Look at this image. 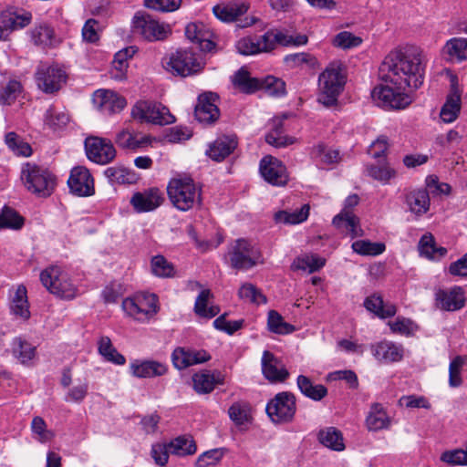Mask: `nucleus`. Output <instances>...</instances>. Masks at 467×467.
I'll use <instances>...</instances> for the list:
<instances>
[{
  "instance_id": "12",
  "label": "nucleus",
  "mask_w": 467,
  "mask_h": 467,
  "mask_svg": "<svg viewBox=\"0 0 467 467\" xmlns=\"http://www.w3.org/2000/svg\"><path fill=\"white\" fill-rule=\"evenodd\" d=\"M67 74L57 66L41 64L36 72L37 87L45 93H54L66 83Z\"/></svg>"
},
{
  "instance_id": "37",
  "label": "nucleus",
  "mask_w": 467,
  "mask_h": 467,
  "mask_svg": "<svg viewBox=\"0 0 467 467\" xmlns=\"http://www.w3.org/2000/svg\"><path fill=\"white\" fill-rule=\"evenodd\" d=\"M194 390L199 394L210 393L213 390L216 384H222L223 379L218 373L217 377L210 372L196 373L192 376Z\"/></svg>"
},
{
  "instance_id": "59",
  "label": "nucleus",
  "mask_w": 467,
  "mask_h": 467,
  "mask_svg": "<svg viewBox=\"0 0 467 467\" xmlns=\"http://www.w3.org/2000/svg\"><path fill=\"white\" fill-rule=\"evenodd\" d=\"M104 174L111 183L125 184L131 182L130 172L124 167H109L105 170Z\"/></svg>"
},
{
  "instance_id": "53",
  "label": "nucleus",
  "mask_w": 467,
  "mask_h": 467,
  "mask_svg": "<svg viewBox=\"0 0 467 467\" xmlns=\"http://www.w3.org/2000/svg\"><path fill=\"white\" fill-rule=\"evenodd\" d=\"M265 141L275 148H283L293 144L295 139L283 134L282 122L279 121L278 124L265 135Z\"/></svg>"
},
{
  "instance_id": "18",
  "label": "nucleus",
  "mask_w": 467,
  "mask_h": 467,
  "mask_svg": "<svg viewBox=\"0 0 467 467\" xmlns=\"http://www.w3.org/2000/svg\"><path fill=\"white\" fill-rule=\"evenodd\" d=\"M70 192L79 197H86L94 194V181L89 171L78 166L71 170L67 180Z\"/></svg>"
},
{
  "instance_id": "39",
  "label": "nucleus",
  "mask_w": 467,
  "mask_h": 467,
  "mask_svg": "<svg viewBox=\"0 0 467 467\" xmlns=\"http://www.w3.org/2000/svg\"><path fill=\"white\" fill-rule=\"evenodd\" d=\"M364 306L367 310L373 312L380 318L393 317L396 314V307L393 305H384L380 296L372 295L366 298Z\"/></svg>"
},
{
  "instance_id": "28",
  "label": "nucleus",
  "mask_w": 467,
  "mask_h": 467,
  "mask_svg": "<svg viewBox=\"0 0 467 467\" xmlns=\"http://www.w3.org/2000/svg\"><path fill=\"white\" fill-rule=\"evenodd\" d=\"M444 58L451 63H460L467 58V39L453 37L442 48Z\"/></svg>"
},
{
  "instance_id": "51",
  "label": "nucleus",
  "mask_w": 467,
  "mask_h": 467,
  "mask_svg": "<svg viewBox=\"0 0 467 467\" xmlns=\"http://www.w3.org/2000/svg\"><path fill=\"white\" fill-rule=\"evenodd\" d=\"M267 325L269 330L275 334L286 335L295 330L294 326L285 322L282 316L275 310L268 313Z\"/></svg>"
},
{
  "instance_id": "2",
  "label": "nucleus",
  "mask_w": 467,
  "mask_h": 467,
  "mask_svg": "<svg viewBox=\"0 0 467 467\" xmlns=\"http://www.w3.org/2000/svg\"><path fill=\"white\" fill-rule=\"evenodd\" d=\"M171 202L180 211L187 212L201 205V188L190 177L172 178L167 186Z\"/></svg>"
},
{
  "instance_id": "45",
  "label": "nucleus",
  "mask_w": 467,
  "mask_h": 467,
  "mask_svg": "<svg viewBox=\"0 0 467 467\" xmlns=\"http://www.w3.org/2000/svg\"><path fill=\"white\" fill-rule=\"evenodd\" d=\"M169 451L179 456L191 455L196 451V444L191 437H178L168 444Z\"/></svg>"
},
{
  "instance_id": "21",
  "label": "nucleus",
  "mask_w": 467,
  "mask_h": 467,
  "mask_svg": "<svg viewBox=\"0 0 467 467\" xmlns=\"http://www.w3.org/2000/svg\"><path fill=\"white\" fill-rule=\"evenodd\" d=\"M465 293L463 288L454 286L450 290L439 289L435 293V305L445 311H456L464 306Z\"/></svg>"
},
{
  "instance_id": "7",
  "label": "nucleus",
  "mask_w": 467,
  "mask_h": 467,
  "mask_svg": "<svg viewBox=\"0 0 467 467\" xmlns=\"http://www.w3.org/2000/svg\"><path fill=\"white\" fill-rule=\"evenodd\" d=\"M165 69L174 76L187 77L199 72L202 63L190 49H178L164 59Z\"/></svg>"
},
{
  "instance_id": "25",
  "label": "nucleus",
  "mask_w": 467,
  "mask_h": 467,
  "mask_svg": "<svg viewBox=\"0 0 467 467\" xmlns=\"http://www.w3.org/2000/svg\"><path fill=\"white\" fill-rule=\"evenodd\" d=\"M163 201L161 192L157 188H151L142 192H136L130 199V203L138 213H145L155 210Z\"/></svg>"
},
{
  "instance_id": "44",
  "label": "nucleus",
  "mask_w": 467,
  "mask_h": 467,
  "mask_svg": "<svg viewBox=\"0 0 467 467\" xmlns=\"http://www.w3.org/2000/svg\"><path fill=\"white\" fill-rule=\"evenodd\" d=\"M5 142L8 149L17 156L28 157L32 154L30 145L14 131L5 134Z\"/></svg>"
},
{
  "instance_id": "33",
  "label": "nucleus",
  "mask_w": 467,
  "mask_h": 467,
  "mask_svg": "<svg viewBox=\"0 0 467 467\" xmlns=\"http://www.w3.org/2000/svg\"><path fill=\"white\" fill-rule=\"evenodd\" d=\"M10 310L13 315L24 320L30 317L27 290L24 285H18L12 296Z\"/></svg>"
},
{
  "instance_id": "30",
  "label": "nucleus",
  "mask_w": 467,
  "mask_h": 467,
  "mask_svg": "<svg viewBox=\"0 0 467 467\" xmlns=\"http://www.w3.org/2000/svg\"><path fill=\"white\" fill-rule=\"evenodd\" d=\"M11 352L14 358L25 366H29L36 355V348L20 337L13 338L11 342Z\"/></svg>"
},
{
  "instance_id": "50",
  "label": "nucleus",
  "mask_w": 467,
  "mask_h": 467,
  "mask_svg": "<svg viewBox=\"0 0 467 467\" xmlns=\"http://www.w3.org/2000/svg\"><path fill=\"white\" fill-rule=\"evenodd\" d=\"M353 251L361 255H379L385 251V244L382 243H372L368 240L355 241L351 245Z\"/></svg>"
},
{
  "instance_id": "10",
  "label": "nucleus",
  "mask_w": 467,
  "mask_h": 467,
  "mask_svg": "<svg viewBox=\"0 0 467 467\" xmlns=\"http://www.w3.org/2000/svg\"><path fill=\"white\" fill-rule=\"evenodd\" d=\"M158 297L154 294L139 295L123 300L125 313L138 321H146L158 312Z\"/></svg>"
},
{
  "instance_id": "15",
  "label": "nucleus",
  "mask_w": 467,
  "mask_h": 467,
  "mask_svg": "<svg viewBox=\"0 0 467 467\" xmlns=\"http://www.w3.org/2000/svg\"><path fill=\"white\" fill-rule=\"evenodd\" d=\"M447 75L450 78L451 88L446 101L441 109L440 118L444 123H451L456 120L461 110L462 90L459 88L458 77L450 70H447Z\"/></svg>"
},
{
  "instance_id": "54",
  "label": "nucleus",
  "mask_w": 467,
  "mask_h": 467,
  "mask_svg": "<svg viewBox=\"0 0 467 467\" xmlns=\"http://www.w3.org/2000/svg\"><path fill=\"white\" fill-rule=\"evenodd\" d=\"M31 38L36 46H51L54 40V30L47 25H39L31 31Z\"/></svg>"
},
{
  "instance_id": "58",
  "label": "nucleus",
  "mask_w": 467,
  "mask_h": 467,
  "mask_svg": "<svg viewBox=\"0 0 467 467\" xmlns=\"http://www.w3.org/2000/svg\"><path fill=\"white\" fill-rule=\"evenodd\" d=\"M21 90V84L16 80H10L0 86V104L10 105L16 99Z\"/></svg>"
},
{
  "instance_id": "32",
  "label": "nucleus",
  "mask_w": 467,
  "mask_h": 467,
  "mask_svg": "<svg viewBox=\"0 0 467 467\" xmlns=\"http://www.w3.org/2000/svg\"><path fill=\"white\" fill-rule=\"evenodd\" d=\"M296 385L300 392L306 398L320 401L327 395V389L322 384H315L308 377L299 375Z\"/></svg>"
},
{
  "instance_id": "64",
  "label": "nucleus",
  "mask_w": 467,
  "mask_h": 467,
  "mask_svg": "<svg viewBox=\"0 0 467 467\" xmlns=\"http://www.w3.org/2000/svg\"><path fill=\"white\" fill-rule=\"evenodd\" d=\"M230 419L238 426L249 420L248 407L244 403H234L228 410Z\"/></svg>"
},
{
  "instance_id": "31",
  "label": "nucleus",
  "mask_w": 467,
  "mask_h": 467,
  "mask_svg": "<svg viewBox=\"0 0 467 467\" xmlns=\"http://www.w3.org/2000/svg\"><path fill=\"white\" fill-rule=\"evenodd\" d=\"M418 249L421 256L432 261H440L447 254L448 252L445 247L437 246L435 239L431 234H426L421 236Z\"/></svg>"
},
{
  "instance_id": "61",
  "label": "nucleus",
  "mask_w": 467,
  "mask_h": 467,
  "mask_svg": "<svg viewBox=\"0 0 467 467\" xmlns=\"http://www.w3.org/2000/svg\"><path fill=\"white\" fill-rule=\"evenodd\" d=\"M361 43L362 39L359 36L348 31L338 33L333 39V45L343 49L358 47Z\"/></svg>"
},
{
  "instance_id": "19",
  "label": "nucleus",
  "mask_w": 467,
  "mask_h": 467,
  "mask_svg": "<svg viewBox=\"0 0 467 467\" xmlns=\"http://www.w3.org/2000/svg\"><path fill=\"white\" fill-rule=\"evenodd\" d=\"M217 99V95L212 92L199 96L194 109V116L199 122L213 124L219 119L220 110L215 103Z\"/></svg>"
},
{
  "instance_id": "6",
  "label": "nucleus",
  "mask_w": 467,
  "mask_h": 467,
  "mask_svg": "<svg viewBox=\"0 0 467 467\" xmlns=\"http://www.w3.org/2000/svg\"><path fill=\"white\" fill-rule=\"evenodd\" d=\"M40 280L50 293L58 297L72 299L77 296L78 288L71 282L67 273L58 266H50L42 271Z\"/></svg>"
},
{
  "instance_id": "24",
  "label": "nucleus",
  "mask_w": 467,
  "mask_h": 467,
  "mask_svg": "<svg viewBox=\"0 0 467 467\" xmlns=\"http://www.w3.org/2000/svg\"><path fill=\"white\" fill-rule=\"evenodd\" d=\"M131 374L139 379L153 378L165 375L168 368L165 364L157 360L134 359L130 364Z\"/></svg>"
},
{
  "instance_id": "34",
  "label": "nucleus",
  "mask_w": 467,
  "mask_h": 467,
  "mask_svg": "<svg viewBox=\"0 0 467 467\" xmlns=\"http://www.w3.org/2000/svg\"><path fill=\"white\" fill-rule=\"evenodd\" d=\"M366 425L370 431H378L389 427L390 419L381 404L373 403L371 405L366 418Z\"/></svg>"
},
{
  "instance_id": "17",
  "label": "nucleus",
  "mask_w": 467,
  "mask_h": 467,
  "mask_svg": "<svg viewBox=\"0 0 467 467\" xmlns=\"http://www.w3.org/2000/svg\"><path fill=\"white\" fill-rule=\"evenodd\" d=\"M92 101L95 108L103 114H115L126 107V99L118 93L109 89H99L94 92Z\"/></svg>"
},
{
  "instance_id": "55",
  "label": "nucleus",
  "mask_w": 467,
  "mask_h": 467,
  "mask_svg": "<svg viewBox=\"0 0 467 467\" xmlns=\"http://www.w3.org/2000/svg\"><path fill=\"white\" fill-rule=\"evenodd\" d=\"M268 95L281 97L285 94V83L274 76H267L261 80V88Z\"/></svg>"
},
{
  "instance_id": "48",
  "label": "nucleus",
  "mask_w": 467,
  "mask_h": 467,
  "mask_svg": "<svg viewBox=\"0 0 467 467\" xmlns=\"http://www.w3.org/2000/svg\"><path fill=\"white\" fill-rule=\"evenodd\" d=\"M24 224V219L14 209L10 207H4L0 211V230L20 229Z\"/></svg>"
},
{
  "instance_id": "49",
  "label": "nucleus",
  "mask_w": 467,
  "mask_h": 467,
  "mask_svg": "<svg viewBox=\"0 0 467 467\" xmlns=\"http://www.w3.org/2000/svg\"><path fill=\"white\" fill-rule=\"evenodd\" d=\"M238 296L240 299L253 304L260 305L266 303L265 296L251 283L242 285L238 291Z\"/></svg>"
},
{
  "instance_id": "26",
  "label": "nucleus",
  "mask_w": 467,
  "mask_h": 467,
  "mask_svg": "<svg viewBox=\"0 0 467 467\" xmlns=\"http://www.w3.org/2000/svg\"><path fill=\"white\" fill-rule=\"evenodd\" d=\"M332 223L340 233L352 238L362 235L359 220L351 211H341L333 218Z\"/></svg>"
},
{
  "instance_id": "42",
  "label": "nucleus",
  "mask_w": 467,
  "mask_h": 467,
  "mask_svg": "<svg viewBox=\"0 0 467 467\" xmlns=\"http://www.w3.org/2000/svg\"><path fill=\"white\" fill-rule=\"evenodd\" d=\"M150 270L152 275L161 278H171L176 274L174 265L161 254L151 258Z\"/></svg>"
},
{
  "instance_id": "47",
  "label": "nucleus",
  "mask_w": 467,
  "mask_h": 467,
  "mask_svg": "<svg viewBox=\"0 0 467 467\" xmlns=\"http://www.w3.org/2000/svg\"><path fill=\"white\" fill-rule=\"evenodd\" d=\"M69 121L67 114L58 110L55 107H50L45 114L44 122L53 130H60L67 126Z\"/></svg>"
},
{
  "instance_id": "22",
  "label": "nucleus",
  "mask_w": 467,
  "mask_h": 467,
  "mask_svg": "<svg viewBox=\"0 0 467 467\" xmlns=\"http://www.w3.org/2000/svg\"><path fill=\"white\" fill-rule=\"evenodd\" d=\"M372 355L383 363L399 362L402 359L404 348L401 344L382 340L370 346Z\"/></svg>"
},
{
  "instance_id": "1",
  "label": "nucleus",
  "mask_w": 467,
  "mask_h": 467,
  "mask_svg": "<svg viewBox=\"0 0 467 467\" xmlns=\"http://www.w3.org/2000/svg\"><path fill=\"white\" fill-rule=\"evenodd\" d=\"M424 72V55L420 47H408L390 51L379 67L380 78L386 85L373 88V100L385 109H405L412 101L409 91L422 85Z\"/></svg>"
},
{
  "instance_id": "46",
  "label": "nucleus",
  "mask_w": 467,
  "mask_h": 467,
  "mask_svg": "<svg viewBox=\"0 0 467 467\" xmlns=\"http://www.w3.org/2000/svg\"><path fill=\"white\" fill-rule=\"evenodd\" d=\"M309 214V205L305 204L300 209L289 213L286 211H280L275 213V219L277 223H284L287 224H296L306 221Z\"/></svg>"
},
{
  "instance_id": "9",
  "label": "nucleus",
  "mask_w": 467,
  "mask_h": 467,
  "mask_svg": "<svg viewBox=\"0 0 467 467\" xmlns=\"http://www.w3.org/2000/svg\"><path fill=\"white\" fill-rule=\"evenodd\" d=\"M131 116L143 122L158 125H168L175 121V117L169 109L161 103L150 101H138L131 109Z\"/></svg>"
},
{
  "instance_id": "23",
  "label": "nucleus",
  "mask_w": 467,
  "mask_h": 467,
  "mask_svg": "<svg viewBox=\"0 0 467 467\" xmlns=\"http://www.w3.org/2000/svg\"><path fill=\"white\" fill-rule=\"evenodd\" d=\"M249 5L244 2L228 1L220 2L213 7V13L216 18L224 23H233L244 15Z\"/></svg>"
},
{
  "instance_id": "16",
  "label": "nucleus",
  "mask_w": 467,
  "mask_h": 467,
  "mask_svg": "<svg viewBox=\"0 0 467 467\" xmlns=\"http://www.w3.org/2000/svg\"><path fill=\"white\" fill-rule=\"evenodd\" d=\"M259 171L265 181L275 186H283L288 181L285 166L273 156L268 155L261 160Z\"/></svg>"
},
{
  "instance_id": "27",
  "label": "nucleus",
  "mask_w": 467,
  "mask_h": 467,
  "mask_svg": "<svg viewBox=\"0 0 467 467\" xmlns=\"http://www.w3.org/2000/svg\"><path fill=\"white\" fill-rule=\"evenodd\" d=\"M237 147V138L235 136H221L217 138L209 149L206 154L216 161H222L229 156L234 150Z\"/></svg>"
},
{
  "instance_id": "8",
  "label": "nucleus",
  "mask_w": 467,
  "mask_h": 467,
  "mask_svg": "<svg viewBox=\"0 0 467 467\" xmlns=\"http://www.w3.org/2000/svg\"><path fill=\"white\" fill-rule=\"evenodd\" d=\"M296 410V396L289 391L277 393L265 407L268 417L274 423L292 421Z\"/></svg>"
},
{
  "instance_id": "35",
  "label": "nucleus",
  "mask_w": 467,
  "mask_h": 467,
  "mask_svg": "<svg viewBox=\"0 0 467 467\" xmlns=\"http://www.w3.org/2000/svg\"><path fill=\"white\" fill-rule=\"evenodd\" d=\"M406 203L411 213L417 215L426 213L430 209V197L426 189H418L406 195Z\"/></svg>"
},
{
  "instance_id": "63",
  "label": "nucleus",
  "mask_w": 467,
  "mask_h": 467,
  "mask_svg": "<svg viewBox=\"0 0 467 467\" xmlns=\"http://www.w3.org/2000/svg\"><path fill=\"white\" fill-rule=\"evenodd\" d=\"M223 448H216L202 453L197 459L198 467H209L219 462L224 455Z\"/></svg>"
},
{
  "instance_id": "14",
  "label": "nucleus",
  "mask_w": 467,
  "mask_h": 467,
  "mask_svg": "<svg viewBox=\"0 0 467 467\" xmlns=\"http://www.w3.org/2000/svg\"><path fill=\"white\" fill-rule=\"evenodd\" d=\"M85 150L88 160L98 164H108L116 157V150L111 141L99 137L87 138Z\"/></svg>"
},
{
  "instance_id": "56",
  "label": "nucleus",
  "mask_w": 467,
  "mask_h": 467,
  "mask_svg": "<svg viewBox=\"0 0 467 467\" xmlns=\"http://www.w3.org/2000/svg\"><path fill=\"white\" fill-rule=\"evenodd\" d=\"M274 39H275V47L277 44L288 47V46H305L308 42V37L306 35H297L296 36L286 35L279 30L274 29Z\"/></svg>"
},
{
  "instance_id": "29",
  "label": "nucleus",
  "mask_w": 467,
  "mask_h": 467,
  "mask_svg": "<svg viewBox=\"0 0 467 467\" xmlns=\"http://www.w3.org/2000/svg\"><path fill=\"white\" fill-rule=\"evenodd\" d=\"M150 138L146 135L134 134L128 129L117 133L115 142L119 147L127 150H137L150 144Z\"/></svg>"
},
{
  "instance_id": "5",
  "label": "nucleus",
  "mask_w": 467,
  "mask_h": 467,
  "mask_svg": "<svg viewBox=\"0 0 467 467\" xmlns=\"http://www.w3.org/2000/svg\"><path fill=\"white\" fill-rule=\"evenodd\" d=\"M227 256L230 265L237 270H247L263 263L260 250L244 238L237 239L229 245Z\"/></svg>"
},
{
  "instance_id": "57",
  "label": "nucleus",
  "mask_w": 467,
  "mask_h": 467,
  "mask_svg": "<svg viewBox=\"0 0 467 467\" xmlns=\"http://www.w3.org/2000/svg\"><path fill=\"white\" fill-rule=\"evenodd\" d=\"M1 19L7 23V26H10L12 31L23 28L29 25L31 21V15L29 13H24L22 15L12 13L9 11L3 12Z\"/></svg>"
},
{
  "instance_id": "38",
  "label": "nucleus",
  "mask_w": 467,
  "mask_h": 467,
  "mask_svg": "<svg viewBox=\"0 0 467 467\" xmlns=\"http://www.w3.org/2000/svg\"><path fill=\"white\" fill-rule=\"evenodd\" d=\"M317 437L321 444L333 451H341L345 449L342 433L335 427L320 430Z\"/></svg>"
},
{
  "instance_id": "36",
  "label": "nucleus",
  "mask_w": 467,
  "mask_h": 467,
  "mask_svg": "<svg viewBox=\"0 0 467 467\" xmlns=\"http://www.w3.org/2000/svg\"><path fill=\"white\" fill-rule=\"evenodd\" d=\"M262 78L250 77L244 67L240 68L233 77V84L244 93L251 94L261 88Z\"/></svg>"
},
{
  "instance_id": "52",
  "label": "nucleus",
  "mask_w": 467,
  "mask_h": 467,
  "mask_svg": "<svg viewBox=\"0 0 467 467\" xmlns=\"http://www.w3.org/2000/svg\"><path fill=\"white\" fill-rule=\"evenodd\" d=\"M311 154L317 161L327 165L336 163L339 160L338 150L327 148L323 144L314 147Z\"/></svg>"
},
{
  "instance_id": "20",
  "label": "nucleus",
  "mask_w": 467,
  "mask_h": 467,
  "mask_svg": "<svg viewBox=\"0 0 467 467\" xmlns=\"http://www.w3.org/2000/svg\"><path fill=\"white\" fill-rule=\"evenodd\" d=\"M261 366L264 377L271 383L284 382L289 377L283 362L268 350L263 352Z\"/></svg>"
},
{
  "instance_id": "3",
  "label": "nucleus",
  "mask_w": 467,
  "mask_h": 467,
  "mask_svg": "<svg viewBox=\"0 0 467 467\" xmlns=\"http://www.w3.org/2000/svg\"><path fill=\"white\" fill-rule=\"evenodd\" d=\"M341 71V64L332 62L318 77L317 101L327 108L337 103L338 96L345 84Z\"/></svg>"
},
{
  "instance_id": "11",
  "label": "nucleus",
  "mask_w": 467,
  "mask_h": 467,
  "mask_svg": "<svg viewBox=\"0 0 467 467\" xmlns=\"http://www.w3.org/2000/svg\"><path fill=\"white\" fill-rule=\"evenodd\" d=\"M132 30L148 41H160L171 34L168 25L160 23L150 15L137 14L132 21Z\"/></svg>"
},
{
  "instance_id": "40",
  "label": "nucleus",
  "mask_w": 467,
  "mask_h": 467,
  "mask_svg": "<svg viewBox=\"0 0 467 467\" xmlns=\"http://www.w3.org/2000/svg\"><path fill=\"white\" fill-rule=\"evenodd\" d=\"M326 264V260L317 254H304L296 258L292 264V269L303 270L308 273H314L321 269Z\"/></svg>"
},
{
  "instance_id": "13",
  "label": "nucleus",
  "mask_w": 467,
  "mask_h": 467,
  "mask_svg": "<svg viewBox=\"0 0 467 467\" xmlns=\"http://www.w3.org/2000/svg\"><path fill=\"white\" fill-rule=\"evenodd\" d=\"M235 47L238 53L244 56L270 52L275 48L274 29L268 30L261 36H244L236 42Z\"/></svg>"
},
{
  "instance_id": "41",
  "label": "nucleus",
  "mask_w": 467,
  "mask_h": 467,
  "mask_svg": "<svg viewBox=\"0 0 467 467\" xmlns=\"http://www.w3.org/2000/svg\"><path fill=\"white\" fill-rule=\"evenodd\" d=\"M99 353L109 362L116 365H124L125 357L113 347L109 337H102L99 341Z\"/></svg>"
},
{
  "instance_id": "60",
  "label": "nucleus",
  "mask_w": 467,
  "mask_h": 467,
  "mask_svg": "<svg viewBox=\"0 0 467 467\" xmlns=\"http://www.w3.org/2000/svg\"><path fill=\"white\" fill-rule=\"evenodd\" d=\"M284 61L289 67H298L303 65L313 67L317 59L309 53L301 52L285 56Z\"/></svg>"
},
{
  "instance_id": "62",
  "label": "nucleus",
  "mask_w": 467,
  "mask_h": 467,
  "mask_svg": "<svg viewBox=\"0 0 467 467\" xmlns=\"http://www.w3.org/2000/svg\"><path fill=\"white\" fill-rule=\"evenodd\" d=\"M441 461L449 465H466L467 464V450L456 449L446 451L441 453Z\"/></svg>"
},
{
  "instance_id": "43",
  "label": "nucleus",
  "mask_w": 467,
  "mask_h": 467,
  "mask_svg": "<svg viewBox=\"0 0 467 467\" xmlns=\"http://www.w3.org/2000/svg\"><path fill=\"white\" fill-rule=\"evenodd\" d=\"M211 296L212 294L209 289L202 290L198 295L194 304V312L199 317L212 318L219 313V307L215 306H207Z\"/></svg>"
},
{
  "instance_id": "4",
  "label": "nucleus",
  "mask_w": 467,
  "mask_h": 467,
  "mask_svg": "<svg viewBox=\"0 0 467 467\" xmlns=\"http://www.w3.org/2000/svg\"><path fill=\"white\" fill-rule=\"evenodd\" d=\"M21 179L29 192L40 197L51 195L56 185V178L49 171L29 162L23 165Z\"/></svg>"
}]
</instances>
